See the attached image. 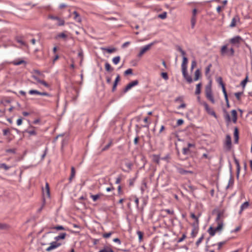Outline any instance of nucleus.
<instances>
[{
    "instance_id": "1",
    "label": "nucleus",
    "mask_w": 252,
    "mask_h": 252,
    "mask_svg": "<svg viewBox=\"0 0 252 252\" xmlns=\"http://www.w3.org/2000/svg\"><path fill=\"white\" fill-rule=\"evenodd\" d=\"M211 83L212 82L210 81L209 83L206 86L205 92L206 98L214 104L215 103V100L212 93Z\"/></svg>"
},
{
    "instance_id": "2",
    "label": "nucleus",
    "mask_w": 252,
    "mask_h": 252,
    "mask_svg": "<svg viewBox=\"0 0 252 252\" xmlns=\"http://www.w3.org/2000/svg\"><path fill=\"white\" fill-rule=\"evenodd\" d=\"M48 244H49L50 245V246L48 247L46 249V251H48V252L51 251L52 250L56 249V248H58L59 247H60L61 245V243H59L58 241H56V240H55V241H54V242H51V243H49V242H48V241L44 242H41V245H47Z\"/></svg>"
},
{
    "instance_id": "3",
    "label": "nucleus",
    "mask_w": 252,
    "mask_h": 252,
    "mask_svg": "<svg viewBox=\"0 0 252 252\" xmlns=\"http://www.w3.org/2000/svg\"><path fill=\"white\" fill-rule=\"evenodd\" d=\"M46 196L47 198H50V197L49 185L47 182L46 183L45 188H42V199L44 203L45 202Z\"/></svg>"
},
{
    "instance_id": "4",
    "label": "nucleus",
    "mask_w": 252,
    "mask_h": 252,
    "mask_svg": "<svg viewBox=\"0 0 252 252\" xmlns=\"http://www.w3.org/2000/svg\"><path fill=\"white\" fill-rule=\"evenodd\" d=\"M222 215V214L220 212H219L217 214V217L216 219V221L218 222V226L217 227L214 228L216 231L221 230L223 227V222L222 220H220L221 216Z\"/></svg>"
},
{
    "instance_id": "5",
    "label": "nucleus",
    "mask_w": 252,
    "mask_h": 252,
    "mask_svg": "<svg viewBox=\"0 0 252 252\" xmlns=\"http://www.w3.org/2000/svg\"><path fill=\"white\" fill-rule=\"evenodd\" d=\"M224 146L227 151H230L232 147L231 137L230 135L227 134L225 137V140Z\"/></svg>"
},
{
    "instance_id": "6",
    "label": "nucleus",
    "mask_w": 252,
    "mask_h": 252,
    "mask_svg": "<svg viewBox=\"0 0 252 252\" xmlns=\"http://www.w3.org/2000/svg\"><path fill=\"white\" fill-rule=\"evenodd\" d=\"M202 105L204 106L205 109L208 114L214 116L216 118H217L215 112L209 106L208 104L206 102H203Z\"/></svg>"
},
{
    "instance_id": "7",
    "label": "nucleus",
    "mask_w": 252,
    "mask_h": 252,
    "mask_svg": "<svg viewBox=\"0 0 252 252\" xmlns=\"http://www.w3.org/2000/svg\"><path fill=\"white\" fill-rule=\"evenodd\" d=\"M197 10L196 8H194L192 11V16L190 19L191 27L192 29L194 28L196 22V14Z\"/></svg>"
},
{
    "instance_id": "8",
    "label": "nucleus",
    "mask_w": 252,
    "mask_h": 252,
    "mask_svg": "<svg viewBox=\"0 0 252 252\" xmlns=\"http://www.w3.org/2000/svg\"><path fill=\"white\" fill-rule=\"evenodd\" d=\"M154 44V42H152L148 45H145L141 49L140 51L138 54V57H141L146 52L150 49L151 47Z\"/></svg>"
},
{
    "instance_id": "9",
    "label": "nucleus",
    "mask_w": 252,
    "mask_h": 252,
    "mask_svg": "<svg viewBox=\"0 0 252 252\" xmlns=\"http://www.w3.org/2000/svg\"><path fill=\"white\" fill-rule=\"evenodd\" d=\"M139 83V81L137 80H134L129 83H128L125 88L124 89V93L127 92L129 90H130L132 87L138 85Z\"/></svg>"
},
{
    "instance_id": "10",
    "label": "nucleus",
    "mask_w": 252,
    "mask_h": 252,
    "mask_svg": "<svg viewBox=\"0 0 252 252\" xmlns=\"http://www.w3.org/2000/svg\"><path fill=\"white\" fill-rule=\"evenodd\" d=\"M29 93L30 94H38L40 95L51 96V95L47 92H40L36 90H31L29 91Z\"/></svg>"
},
{
    "instance_id": "11",
    "label": "nucleus",
    "mask_w": 252,
    "mask_h": 252,
    "mask_svg": "<svg viewBox=\"0 0 252 252\" xmlns=\"http://www.w3.org/2000/svg\"><path fill=\"white\" fill-rule=\"evenodd\" d=\"M242 41H243L242 38L241 36L237 35L230 39V43L233 45H236L240 44Z\"/></svg>"
},
{
    "instance_id": "12",
    "label": "nucleus",
    "mask_w": 252,
    "mask_h": 252,
    "mask_svg": "<svg viewBox=\"0 0 252 252\" xmlns=\"http://www.w3.org/2000/svg\"><path fill=\"white\" fill-rule=\"evenodd\" d=\"M192 226L193 227V228L191 232V237L192 238H194L196 237L198 232V225H196L195 223H193L192 224Z\"/></svg>"
},
{
    "instance_id": "13",
    "label": "nucleus",
    "mask_w": 252,
    "mask_h": 252,
    "mask_svg": "<svg viewBox=\"0 0 252 252\" xmlns=\"http://www.w3.org/2000/svg\"><path fill=\"white\" fill-rule=\"evenodd\" d=\"M32 78H33L35 80H36L38 83L43 85L45 87L48 88L49 87V84L44 80H40L38 77H37L35 75H32Z\"/></svg>"
},
{
    "instance_id": "14",
    "label": "nucleus",
    "mask_w": 252,
    "mask_h": 252,
    "mask_svg": "<svg viewBox=\"0 0 252 252\" xmlns=\"http://www.w3.org/2000/svg\"><path fill=\"white\" fill-rule=\"evenodd\" d=\"M182 71L183 77L187 80L188 83L189 84L191 83L192 82V79L190 76L188 75L187 70H186L185 72L184 70H182Z\"/></svg>"
},
{
    "instance_id": "15",
    "label": "nucleus",
    "mask_w": 252,
    "mask_h": 252,
    "mask_svg": "<svg viewBox=\"0 0 252 252\" xmlns=\"http://www.w3.org/2000/svg\"><path fill=\"white\" fill-rule=\"evenodd\" d=\"M188 63V59L186 57H183V62L181 64L182 70H184V72L187 70V64Z\"/></svg>"
},
{
    "instance_id": "16",
    "label": "nucleus",
    "mask_w": 252,
    "mask_h": 252,
    "mask_svg": "<svg viewBox=\"0 0 252 252\" xmlns=\"http://www.w3.org/2000/svg\"><path fill=\"white\" fill-rule=\"evenodd\" d=\"M234 143L235 144L238 143L239 136V129L237 127H234Z\"/></svg>"
},
{
    "instance_id": "17",
    "label": "nucleus",
    "mask_w": 252,
    "mask_h": 252,
    "mask_svg": "<svg viewBox=\"0 0 252 252\" xmlns=\"http://www.w3.org/2000/svg\"><path fill=\"white\" fill-rule=\"evenodd\" d=\"M177 170L178 172L181 175H186L189 173L192 174L193 173L192 171L186 170L180 167L177 168Z\"/></svg>"
},
{
    "instance_id": "18",
    "label": "nucleus",
    "mask_w": 252,
    "mask_h": 252,
    "mask_svg": "<svg viewBox=\"0 0 252 252\" xmlns=\"http://www.w3.org/2000/svg\"><path fill=\"white\" fill-rule=\"evenodd\" d=\"M223 112H224V118L225 119V122H226V124L227 125H228L231 121L230 116L226 110H223Z\"/></svg>"
},
{
    "instance_id": "19",
    "label": "nucleus",
    "mask_w": 252,
    "mask_h": 252,
    "mask_svg": "<svg viewBox=\"0 0 252 252\" xmlns=\"http://www.w3.org/2000/svg\"><path fill=\"white\" fill-rule=\"evenodd\" d=\"M234 161L236 165L237 178H238L240 171V168H241L240 163H239V160L235 157H234Z\"/></svg>"
},
{
    "instance_id": "20",
    "label": "nucleus",
    "mask_w": 252,
    "mask_h": 252,
    "mask_svg": "<svg viewBox=\"0 0 252 252\" xmlns=\"http://www.w3.org/2000/svg\"><path fill=\"white\" fill-rule=\"evenodd\" d=\"M217 82L221 85L223 94L227 93L225 87V84L223 83L222 81V78L221 77H219L217 79Z\"/></svg>"
},
{
    "instance_id": "21",
    "label": "nucleus",
    "mask_w": 252,
    "mask_h": 252,
    "mask_svg": "<svg viewBox=\"0 0 252 252\" xmlns=\"http://www.w3.org/2000/svg\"><path fill=\"white\" fill-rule=\"evenodd\" d=\"M120 76L119 74H118L115 81H114V82L113 83V85L112 87V91L113 92H114L116 91L117 86L118 85V82L120 81Z\"/></svg>"
},
{
    "instance_id": "22",
    "label": "nucleus",
    "mask_w": 252,
    "mask_h": 252,
    "mask_svg": "<svg viewBox=\"0 0 252 252\" xmlns=\"http://www.w3.org/2000/svg\"><path fill=\"white\" fill-rule=\"evenodd\" d=\"M231 115H232V121L233 123L236 124L237 120V113L236 110H232L231 111Z\"/></svg>"
},
{
    "instance_id": "23",
    "label": "nucleus",
    "mask_w": 252,
    "mask_h": 252,
    "mask_svg": "<svg viewBox=\"0 0 252 252\" xmlns=\"http://www.w3.org/2000/svg\"><path fill=\"white\" fill-rule=\"evenodd\" d=\"M75 173H76L75 169L74 167L72 166L71 167L70 175L68 179L69 183H71L72 182L73 179L74 178V177L75 176Z\"/></svg>"
},
{
    "instance_id": "24",
    "label": "nucleus",
    "mask_w": 252,
    "mask_h": 252,
    "mask_svg": "<svg viewBox=\"0 0 252 252\" xmlns=\"http://www.w3.org/2000/svg\"><path fill=\"white\" fill-rule=\"evenodd\" d=\"M240 18L238 15H235L232 19L231 24L230 25V27H234L236 26L237 21H239Z\"/></svg>"
},
{
    "instance_id": "25",
    "label": "nucleus",
    "mask_w": 252,
    "mask_h": 252,
    "mask_svg": "<svg viewBox=\"0 0 252 252\" xmlns=\"http://www.w3.org/2000/svg\"><path fill=\"white\" fill-rule=\"evenodd\" d=\"M249 206V203L248 201L243 203L241 206L240 210L239 212V214H241L244 209H246L247 208H248Z\"/></svg>"
},
{
    "instance_id": "26",
    "label": "nucleus",
    "mask_w": 252,
    "mask_h": 252,
    "mask_svg": "<svg viewBox=\"0 0 252 252\" xmlns=\"http://www.w3.org/2000/svg\"><path fill=\"white\" fill-rule=\"evenodd\" d=\"M234 178L232 175V174H230V177L228 181V185L226 187V189H228L230 187H232L234 184Z\"/></svg>"
},
{
    "instance_id": "27",
    "label": "nucleus",
    "mask_w": 252,
    "mask_h": 252,
    "mask_svg": "<svg viewBox=\"0 0 252 252\" xmlns=\"http://www.w3.org/2000/svg\"><path fill=\"white\" fill-rule=\"evenodd\" d=\"M74 15V19L77 22L80 23L81 22V18L80 15L76 11H74L73 13Z\"/></svg>"
},
{
    "instance_id": "28",
    "label": "nucleus",
    "mask_w": 252,
    "mask_h": 252,
    "mask_svg": "<svg viewBox=\"0 0 252 252\" xmlns=\"http://www.w3.org/2000/svg\"><path fill=\"white\" fill-rule=\"evenodd\" d=\"M66 236V233H65V232L62 233L59 235L55 237L54 239L56 241H58L59 240H60L61 239H64Z\"/></svg>"
},
{
    "instance_id": "29",
    "label": "nucleus",
    "mask_w": 252,
    "mask_h": 252,
    "mask_svg": "<svg viewBox=\"0 0 252 252\" xmlns=\"http://www.w3.org/2000/svg\"><path fill=\"white\" fill-rule=\"evenodd\" d=\"M194 75L195 76L194 77V81L198 80L201 76V72L199 69H197L195 70Z\"/></svg>"
},
{
    "instance_id": "30",
    "label": "nucleus",
    "mask_w": 252,
    "mask_h": 252,
    "mask_svg": "<svg viewBox=\"0 0 252 252\" xmlns=\"http://www.w3.org/2000/svg\"><path fill=\"white\" fill-rule=\"evenodd\" d=\"M98 252H114V251L110 247L105 246Z\"/></svg>"
},
{
    "instance_id": "31",
    "label": "nucleus",
    "mask_w": 252,
    "mask_h": 252,
    "mask_svg": "<svg viewBox=\"0 0 252 252\" xmlns=\"http://www.w3.org/2000/svg\"><path fill=\"white\" fill-rule=\"evenodd\" d=\"M161 158H160L159 155H153V161L156 162L157 164L159 163V160Z\"/></svg>"
},
{
    "instance_id": "32",
    "label": "nucleus",
    "mask_w": 252,
    "mask_h": 252,
    "mask_svg": "<svg viewBox=\"0 0 252 252\" xmlns=\"http://www.w3.org/2000/svg\"><path fill=\"white\" fill-rule=\"evenodd\" d=\"M105 68L108 72H112L114 70V68L111 67V65L108 62H106L105 64Z\"/></svg>"
},
{
    "instance_id": "33",
    "label": "nucleus",
    "mask_w": 252,
    "mask_h": 252,
    "mask_svg": "<svg viewBox=\"0 0 252 252\" xmlns=\"http://www.w3.org/2000/svg\"><path fill=\"white\" fill-rule=\"evenodd\" d=\"M103 194L100 193L95 195L91 194L90 196L94 201H96Z\"/></svg>"
},
{
    "instance_id": "34",
    "label": "nucleus",
    "mask_w": 252,
    "mask_h": 252,
    "mask_svg": "<svg viewBox=\"0 0 252 252\" xmlns=\"http://www.w3.org/2000/svg\"><path fill=\"white\" fill-rule=\"evenodd\" d=\"M125 165L128 168L127 170H123L124 171L126 172H129L132 169V163L130 162H126L125 163Z\"/></svg>"
},
{
    "instance_id": "35",
    "label": "nucleus",
    "mask_w": 252,
    "mask_h": 252,
    "mask_svg": "<svg viewBox=\"0 0 252 252\" xmlns=\"http://www.w3.org/2000/svg\"><path fill=\"white\" fill-rule=\"evenodd\" d=\"M208 232L211 236H213L215 235L216 231L214 227L210 226L208 229Z\"/></svg>"
},
{
    "instance_id": "36",
    "label": "nucleus",
    "mask_w": 252,
    "mask_h": 252,
    "mask_svg": "<svg viewBox=\"0 0 252 252\" xmlns=\"http://www.w3.org/2000/svg\"><path fill=\"white\" fill-rule=\"evenodd\" d=\"M202 86L201 83H199L196 85V90L195 94H199L201 93V87Z\"/></svg>"
},
{
    "instance_id": "37",
    "label": "nucleus",
    "mask_w": 252,
    "mask_h": 252,
    "mask_svg": "<svg viewBox=\"0 0 252 252\" xmlns=\"http://www.w3.org/2000/svg\"><path fill=\"white\" fill-rule=\"evenodd\" d=\"M9 228V226L8 224L0 223V230H7Z\"/></svg>"
},
{
    "instance_id": "38",
    "label": "nucleus",
    "mask_w": 252,
    "mask_h": 252,
    "mask_svg": "<svg viewBox=\"0 0 252 252\" xmlns=\"http://www.w3.org/2000/svg\"><path fill=\"white\" fill-rule=\"evenodd\" d=\"M227 52V46L226 45H223L221 49L220 50V53L221 55L223 56L225 55V54Z\"/></svg>"
},
{
    "instance_id": "39",
    "label": "nucleus",
    "mask_w": 252,
    "mask_h": 252,
    "mask_svg": "<svg viewBox=\"0 0 252 252\" xmlns=\"http://www.w3.org/2000/svg\"><path fill=\"white\" fill-rule=\"evenodd\" d=\"M12 63L15 65H19L22 63H26V62L22 60L19 61H14L12 62Z\"/></svg>"
},
{
    "instance_id": "40",
    "label": "nucleus",
    "mask_w": 252,
    "mask_h": 252,
    "mask_svg": "<svg viewBox=\"0 0 252 252\" xmlns=\"http://www.w3.org/2000/svg\"><path fill=\"white\" fill-rule=\"evenodd\" d=\"M223 94H224L225 100L226 101V107L227 108H229L230 107V104L229 103L227 94V93H224Z\"/></svg>"
},
{
    "instance_id": "41",
    "label": "nucleus",
    "mask_w": 252,
    "mask_h": 252,
    "mask_svg": "<svg viewBox=\"0 0 252 252\" xmlns=\"http://www.w3.org/2000/svg\"><path fill=\"white\" fill-rule=\"evenodd\" d=\"M248 81V76H247L241 82V86L244 88L246 86L247 83Z\"/></svg>"
},
{
    "instance_id": "42",
    "label": "nucleus",
    "mask_w": 252,
    "mask_h": 252,
    "mask_svg": "<svg viewBox=\"0 0 252 252\" xmlns=\"http://www.w3.org/2000/svg\"><path fill=\"white\" fill-rule=\"evenodd\" d=\"M243 94V92H237L234 94L237 100L240 101L241 100V96Z\"/></svg>"
},
{
    "instance_id": "43",
    "label": "nucleus",
    "mask_w": 252,
    "mask_h": 252,
    "mask_svg": "<svg viewBox=\"0 0 252 252\" xmlns=\"http://www.w3.org/2000/svg\"><path fill=\"white\" fill-rule=\"evenodd\" d=\"M0 168H3L5 170L7 171L10 169V166H8L5 163H3L0 164Z\"/></svg>"
},
{
    "instance_id": "44",
    "label": "nucleus",
    "mask_w": 252,
    "mask_h": 252,
    "mask_svg": "<svg viewBox=\"0 0 252 252\" xmlns=\"http://www.w3.org/2000/svg\"><path fill=\"white\" fill-rule=\"evenodd\" d=\"M120 61V56L115 57L112 60L113 63L115 64H117L119 63Z\"/></svg>"
},
{
    "instance_id": "45",
    "label": "nucleus",
    "mask_w": 252,
    "mask_h": 252,
    "mask_svg": "<svg viewBox=\"0 0 252 252\" xmlns=\"http://www.w3.org/2000/svg\"><path fill=\"white\" fill-rule=\"evenodd\" d=\"M212 66V64L211 63H209L208 66L205 68V75H207L210 71V69Z\"/></svg>"
},
{
    "instance_id": "46",
    "label": "nucleus",
    "mask_w": 252,
    "mask_h": 252,
    "mask_svg": "<svg viewBox=\"0 0 252 252\" xmlns=\"http://www.w3.org/2000/svg\"><path fill=\"white\" fill-rule=\"evenodd\" d=\"M204 239V234H202V236L198 239V240L196 241L195 245L196 247H198L200 244L201 243L202 240Z\"/></svg>"
},
{
    "instance_id": "47",
    "label": "nucleus",
    "mask_w": 252,
    "mask_h": 252,
    "mask_svg": "<svg viewBox=\"0 0 252 252\" xmlns=\"http://www.w3.org/2000/svg\"><path fill=\"white\" fill-rule=\"evenodd\" d=\"M25 132L28 133L30 136L36 135L37 134L36 132L34 130H25Z\"/></svg>"
},
{
    "instance_id": "48",
    "label": "nucleus",
    "mask_w": 252,
    "mask_h": 252,
    "mask_svg": "<svg viewBox=\"0 0 252 252\" xmlns=\"http://www.w3.org/2000/svg\"><path fill=\"white\" fill-rule=\"evenodd\" d=\"M137 234L138 236V239L139 241H141L143 239V233L142 231H137Z\"/></svg>"
},
{
    "instance_id": "49",
    "label": "nucleus",
    "mask_w": 252,
    "mask_h": 252,
    "mask_svg": "<svg viewBox=\"0 0 252 252\" xmlns=\"http://www.w3.org/2000/svg\"><path fill=\"white\" fill-rule=\"evenodd\" d=\"M52 228L56 229L57 230H66L65 228L62 225H57L53 227Z\"/></svg>"
},
{
    "instance_id": "50",
    "label": "nucleus",
    "mask_w": 252,
    "mask_h": 252,
    "mask_svg": "<svg viewBox=\"0 0 252 252\" xmlns=\"http://www.w3.org/2000/svg\"><path fill=\"white\" fill-rule=\"evenodd\" d=\"M16 40L17 42L20 43L22 45H25V43L23 41L22 37H16Z\"/></svg>"
},
{
    "instance_id": "51",
    "label": "nucleus",
    "mask_w": 252,
    "mask_h": 252,
    "mask_svg": "<svg viewBox=\"0 0 252 252\" xmlns=\"http://www.w3.org/2000/svg\"><path fill=\"white\" fill-rule=\"evenodd\" d=\"M104 50H106L108 53H112L116 51V49L115 48H103Z\"/></svg>"
},
{
    "instance_id": "52",
    "label": "nucleus",
    "mask_w": 252,
    "mask_h": 252,
    "mask_svg": "<svg viewBox=\"0 0 252 252\" xmlns=\"http://www.w3.org/2000/svg\"><path fill=\"white\" fill-rule=\"evenodd\" d=\"M190 153V150L188 147H185L183 149V154L185 155H186Z\"/></svg>"
},
{
    "instance_id": "53",
    "label": "nucleus",
    "mask_w": 252,
    "mask_h": 252,
    "mask_svg": "<svg viewBox=\"0 0 252 252\" xmlns=\"http://www.w3.org/2000/svg\"><path fill=\"white\" fill-rule=\"evenodd\" d=\"M167 17V13L166 12H164L162 13L159 14L158 15V17L161 19H164Z\"/></svg>"
},
{
    "instance_id": "54",
    "label": "nucleus",
    "mask_w": 252,
    "mask_h": 252,
    "mask_svg": "<svg viewBox=\"0 0 252 252\" xmlns=\"http://www.w3.org/2000/svg\"><path fill=\"white\" fill-rule=\"evenodd\" d=\"M58 21V26H63L64 25V21L62 19H61L60 17L59 18V19H58L57 20Z\"/></svg>"
},
{
    "instance_id": "55",
    "label": "nucleus",
    "mask_w": 252,
    "mask_h": 252,
    "mask_svg": "<svg viewBox=\"0 0 252 252\" xmlns=\"http://www.w3.org/2000/svg\"><path fill=\"white\" fill-rule=\"evenodd\" d=\"M191 217L193 219H195V222L194 223H195V224L196 225H198V223H199V220H198V217H197L194 214H191V215H190Z\"/></svg>"
},
{
    "instance_id": "56",
    "label": "nucleus",
    "mask_w": 252,
    "mask_h": 252,
    "mask_svg": "<svg viewBox=\"0 0 252 252\" xmlns=\"http://www.w3.org/2000/svg\"><path fill=\"white\" fill-rule=\"evenodd\" d=\"M78 56L81 58V61H80V64H81L83 60V52L82 50H80V51L79 52V53L78 54Z\"/></svg>"
},
{
    "instance_id": "57",
    "label": "nucleus",
    "mask_w": 252,
    "mask_h": 252,
    "mask_svg": "<svg viewBox=\"0 0 252 252\" xmlns=\"http://www.w3.org/2000/svg\"><path fill=\"white\" fill-rule=\"evenodd\" d=\"M112 145V142H110L106 146H105L102 149V151H105L108 150Z\"/></svg>"
},
{
    "instance_id": "58",
    "label": "nucleus",
    "mask_w": 252,
    "mask_h": 252,
    "mask_svg": "<svg viewBox=\"0 0 252 252\" xmlns=\"http://www.w3.org/2000/svg\"><path fill=\"white\" fill-rule=\"evenodd\" d=\"M33 72L38 74V75L42 77H44V75L43 73H42L39 70L34 69L33 70Z\"/></svg>"
},
{
    "instance_id": "59",
    "label": "nucleus",
    "mask_w": 252,
    "mask_h": 252,
    "mask_svg": "<svg viewBox=\"0 0 252 252\" xmlns=\"http://www.w3.org/2000/svg\"><path fill=\"white\" fill-rule=\"evenodd\" d=\"M112 233H113L112 232H109L108 233H105L103 234L102 236H103V237H104L105 238H108L111 236V235H112Z\"/></svg>"
},
{
    "instance_id": "60",
    "label": "nucleus",
    "mask_w": 252,
    "mask_h": 252,
    "mask_svg": "<svg viewBox=\"0 0 252 252\" xmlns=\"http://www.w3.org/2000/svg\"><path fill=\"white\" fill-rule=\"evenodd\" d=\"M161 76L165 80H167L168 79V76L166 72H162L161 73Z\"/></svg>"
},
{
    "instance_id": "61",
    "label": "nucleus",
    "mask_w": 252,
    "mask_h": 252,
    "mask_svg": "<svg viewBox=\"0 0 252 252\" xmlns=\"http://www.w3.org/2000/svg\"><path fill=\"white\" fill-rule=\"evenodd\" d=\"M132 74V69L131 68H128V69L126 70L124 72V74L125 75H127Z\"/></svg>"
},
{
    "instance_id": "62",
    "label": "nucleus",
    "mask_w": 252,
    "mask_h": 252,
    "mask_svg": "<svg viewBox=\"0 0 252 252\" xmlns=\"http://www.w3.org/2000/svg\"><path fill=\"white\" fill-rule=\"evenodd\" d=\"M197 63L195 60L192 61L191 62V70H192L196 66Z\"/></svg>"
},
{
    "instance_id": "63",
    "label": "nucleus",
    "mask_w": 252,
    "mask_h": 252,
    "mask_svg": "<svg viewBox=\"0 0 252 252\" xmlns=\"http://www.w3.org/2000/svg\"><path fill=\"white\" fill-rule=\"evenodd\" d=\"M234 50L233 48H231L228 51H227V53H228L229 54V56H233L234 54Z\"/></svg>"
},
{
    "instance_id": "64",
    "label": "nucleus",
    "mask_w": 252,
    "mask_h": 252,
    "mask_svg": "<svg viewBox=\"0 0 252 252\" xmlns=\"http://www.w3.org/2000/svg\"><path fill=\"white\" fill-rule=\"evenodd\" d=\"M170 159V155L169 154H167L165 156L163 157H162L161 158V160H165V161H168V160Z\"/></svg>"
}]
</instances>
